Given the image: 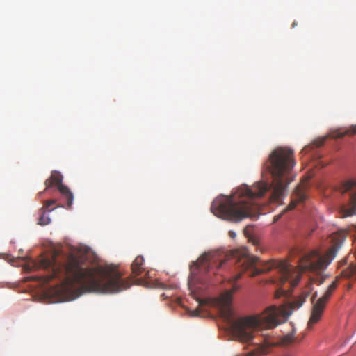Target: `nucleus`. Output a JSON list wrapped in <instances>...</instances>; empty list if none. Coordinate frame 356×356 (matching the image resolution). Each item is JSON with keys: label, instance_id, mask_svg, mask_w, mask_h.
Wrapping results in <instances>:
<instances>
[{"label": "nucleus", "instance_id": "obj_19", "mask_svg": "<svg viewBox=\"0 0 356 356\" xmlns=\"http://www.w3.org/2000/svg\"><path fill=\"white\" fill-rule=\"evenodd\" d=\"M346 262H347V260H346V258H345V259H342V260H341V261H339V266H340V267H341L342 266H343L344 264H346Z\"/></svg>", "mask_w": 356, "mask_h": 356}, {"label": "nucleus", "instance_id": "obj_1", "mask_svg": "<svg viewBox=\"0 0 356 356\" xmlns=\"http://www.w3.org/2000/svg\"><path fill=\"white\" fill-rule=\"evenodd\" d=\"M228 260H234L236 268L241 273L234 277L232 289L225 291L218 300L222 318L233 336L241 342L252 341L255 329H272L286 321L294 309L303 305L309 296V293L300 296L291 302L288 307L277 308L272 306L259 315L236 318L232 307V295L240 289L236 282L241 277L242 273L246 272L250 276L254 277L275 268L279 275L276 279L272 280V282L282 286L295 276L290 281L291 288L298 285L300 280V274L296 272L295 267L285 261H262L257 257L250 256L245 248L233 250L229 253L219 250L210 251L202 254L195 264L200 271L209 273L213 270L216 274V270L220 268Z\"/></svg>", "mask_w": 356, "mask_h": 356}, {"label": "nucleus", "instance_id": "obj_17", "mask_svg": "<svg viewBox=\"0 0 356 356\" xmlns=\"http://www.w3.org/2000/svg\"><path fill=\"white\" fill-rule=\"evenodd\" d=\"M200 312L198 309H195L192 312L191 316H200Z\"/></svg>", "mask_w": 356, "mask_h": 356}, {"label": "nucleus", "instance_id": "obj_9", "mask_svg": "<svg viewBox=\"0 0 356 356\" xmlns=\"http://www.w3.org/2000/svg\"><path fill=\"white\" fill-rule=\"evenodd\" d=\"M56 201L55 200H49L46 201L45 204L43 206L42 213L40 215L39 218L38 222H50L51 218L49 217V213L54 210L55 208H50L51 206L54 205Z\"/></svg>", "mask_w": 356, "mask_h": 356}, {"label": "nucleus", "instance_id": "obj_11", "mask_svg": "<svg viewBox=\"0 0 356 356\" xmlns=\"http://www.w3.org/2000/svg\"><path fill=\"white\" fill-rule=\"evenodd\" d=\"M252 229L253 226L252 225H247L243 230L244 234L248 238L249 241L252 242L253 245L257 246L259 245V240L252 234Z\"/></svg>", "mask_w": 356, "mask_h": 356}, {"label": "nucleus", "instance_id": "obj_14", "mask_svg": "<svg viewBox=\"0 0 356 356\" xmlns=\"http://www.w3.org/2000/svg\"><path fill=\"white\" fill-rule=\"evenodd\" d=\"M356 134V124L351 126L348 130H346L341 136L345 135H354Z\"/></svg>", "mask_w": 356, "mask_h": 356}, {"label": "nucleus", "instance_id": "obj_12", "mask_svg": "<svg viewBox=\"0 0 356 356\" xmlns=\"http://www.w3.org/2000/svg\"><path fill=\"white\" fill-rule=\"evenodd\" d=\"M294 332H292L284 336L281 339V343L282 344L286 346L292 343L294 341Z\"/></svg>", "mask_w": 356, "mask_h": 356}, {"label": "nucleus", "instance_id": "obj_5", "mask_svg": "<svg viewBox=\"0 0 356 356\" xmlns=\"http://www.w3.org/2000/svg\"><path fill=\"white\" fill-rule=\"evenodd\" d=\"M346 237V232L344 230L332 234L329 238L330 247L325 254L322 255L318 250H313L305 254L299 261L300 271L318 273L326 268L337 256Z\"/></svg>", "mask_w": 356, "mask_h": 356}, {"label": "nucleus", "instance_id": "obj_22", "mask_svg": "<svg viewBox=\"0 0 356 356\" xmlns=\"http://www.w3.org/2000/svg\"><path fill=\"white\" fill-rule=\"evenodd\" d=\"M88 249L87 248H85V250H84V252H85L86 253H87V252H88Z\"/></svg>", "mask_w": 356, "mask_h": 356}, {"label": "nucleus", "instance_id": "obj_3", "mask_svg": "<svg viewBox=\"0 0 356 356\" xmlns=\"http://www.w3.org/2000/svg\"><path fill=\"white\" fill-rule=\"evenodd\" d=\"M269 188L268 183L259 182L252 187L242 185L230 195L216 199L211 205L213 213L226 220H257L260 214L259 200Z\"/></svg>", "mask_w": 356, "mask_h": 356}, {"label": "nucleus", "instance_id": "obj_24", "mask_svg": "<svg viewBox=\"0 0 356 356\" xmlns=\"http://www.w3.org/2000/svg\"><path fill=\"white\" fill-rule=\"evenodd\" d=\"M296 26V22H293V26Z\"/></svg>", "mask_w": 356, "mask_h": 356}, {"label": "nucleus", "instance_id": "obj_18", "mask_svg": "<svg viewBox=\"0 0 356 356\" xmlns=\"http://www.w3.org/2000/svg\"><path fill=\"white\" fill-rule=\"evenodd\" d=\"M229 236L232 238H234L236 236V234L234 231H229Z\"/></svg>", "mask_w": 356, "mask_h": 356}, {"label": "nucleus", "instance_id": "obj_16", "mask_svg": "<svg viewBox=\"0 0 356 356\" xmlns=\"http://www.w3.org/2000/svg\"><path fill=\"white\" fill-rule=\"evenodd\" d=\"M325 138H321L318 141H315L316 145L317 147H320V146L323 145L325 143Z\"/></svg>", "mask_w": 356, "mask_h": 356}, {"label": "nucleus", "instance_id": "obj_6", "mask_svg": "<svg viewBox=\"0 0 356 356\" xmlns=\"http://www.w3.org/2000/svg\"><path fill=\"white\" fill-rule=\"evenodd\" d=\"M339 191L342 193H350V201L347 204L341 207L339 214L341 218H347L356 216V179H349L340 186Z\"/></svg>", "mask_w": 356, "mask_h": 356}, {"label": "nucleus", "instance_id": "obj_4", "mask_svg": "<svg viewBox=\"0 0 356 356\" xmlns=\"http://www.w3.org/2000/svg\"><path fill=\"white\" fill-rule=\"evenodd\" d=\"M296 164L293 151L287 147H277L268 156L263 169L271 175L272 197L279 202L284 194L290 181L288 175Z\"/></svg>", "mask_w": 356, "mask_h": 356}, {"label": "nucleus", "instance_id": "obj_2", "mask_svg": "<svg viewBox=\"0 0 356 356\" xmlns=\"http://www.w3.org/2000/svg\"><path fill=\"white\" fill-rule=\"evenodd\" d=\"M56 252L51 258L42 257L39 266L49 268L45 275L35 277V280L47 284L53 279L62 281L65 291L73 292L75 298L86 292L102 293H118L131 285L128 280L122 278V275L113 266H84L76 257L70 256L66 264H58Z\"/></svg>", "mask_w": 356, "mask_h": 356}, {"label": "nucleus", "instance_id": "obj_20", "mask_svg": "<svg viewBox=\"0 0 356 356\" xmlns=\"http://www.w3.org/2000/svg\"><path fill=\"white\" fill-rule=\"evenodd\" d=\"M308 150H309V147H304V148L302 149V152H302V153H303V152H304V153H307V152H308Z\"/></svg>", "mask_w": 356, "mask_h": 356}, {"label": "nucleus", "instance_id": "obj_13", "mask_svg": "<svg viewBox=\"0 0 356 356\" xmlns=\"http://www.w3.org/2000/svg\"><path fill=\"white\" fill-rule=\"evenodd\" d=\"M327 277V275L317 274L315 277H311L310 279L312 280V283H315L320 285L325 282Z\"/></svg>", "mask_w": 356, "mask_h": 356}, {"label": "nucleus", "instance_id": "obj_8", "mask_svg": "<svg viewBox=\"0 0 356 356\" xmlns=\"http://www.w3.org/2000/svg\"><path fill=\"white\" fill-rule=\"evenodd\" d=\"M308 181V179H307L306 181H304L301 184H300L296 188L293 194V200L291 202V204L289 205V209L291 210L293 208L296 207L297 203L298 202H302L305 200L307 198V195L305 193V189L307 187V181Z\"/></svg>", "mask_w": 356, "mask_h": 356}, {"label": "nucleus", "instance_id": "obj_15", "mask_svg": "<svg viewBox=\"0 0 356 356\" xmlns=\"http://www.w3.org/2000/svg\"><path fill=\"white\" fill-rule=\"evenodd\" d=\"M286 292V291L285 290H283L282 289H278L275 293V296H276V298H280L282 295L285 294Z\"/></svg>", "mask_w": 356, "mask_h": 356}, {"label": "nucleus", "instance_id": "obj_23", "mask_svg": "<svg viewBox=\"0 0 356 356\" xmlns=\"http://www.w3.org/2000/svg\"><path fill=\"white\" fill-rule=\"evenodd\" d=\"M351 288V284H349L348 289H350Z\"/></svg>", "mask_w": 356, "mask_h": 356}, {"label": "nucleus", "instance_id": "obj_21", "mask_svg": "<svg viewBox=\"0 0 356 356\" xmlns=\"http://www.w3.org/2000/svg\"><path fill=\"white\" fill-rule=\"evenodd\" d=\"M316 296H317V292H315V293L313 294V296H312V300H314L316 298Z\"/></svg>", "mask_w": 356, "mask_h": 356}, {"label": "nucleus", "instance_id": "obj_7", "mask_svg": "<svg viewBox=\"0 0 356 356\" xmlns=\"http://www.w3.org/2000/svg\"><path fill=\"white\" fill-rule=\"evenodd\" d=\"M44 185L46 190L56 186L60 193L63 200L65 202L66 204L65 207L67 209L71 208L74 196L69 188L63 184V176L60 172L56 170L52 171L50 177L45 181Z\"/></svg>", "mask_w": 356, "mask_h": 356}, {"label": "nucleus", "instance_id": "obj_10", "mask_svg": "<svg viewBox=\"0 0 356 356\" xmlns=\"http://www.w3.org/2000/svg\"><path fill=\"white\" fill-rule=\"evenodd\" d=\"M132 273L135 276H139L145 271L144 258L143 256H137L131 264Z\"/></svg>", "mask_w": 356, "mask_h": 356}]
</instances>
